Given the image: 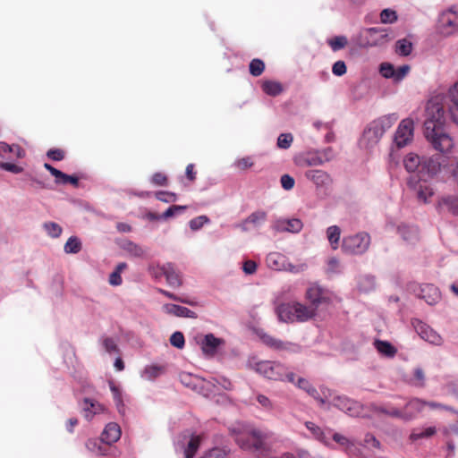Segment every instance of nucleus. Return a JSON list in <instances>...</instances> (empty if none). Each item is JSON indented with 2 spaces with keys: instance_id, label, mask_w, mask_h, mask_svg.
<instances>
[{
  "instance_id": "obj_62",
  "label": "nucleus",
  "mask_w": 458,
  "mask_h": 458,
  "mask_svg": "<svg viewBox=\"0 0 458 458\" xmlns=\"http://www.w3.org/2000/svg\"><path fill=\"white\" fill-rule=\"evenodd\" d=\"M346 71V64L344 61H337L333 64L332 72L336 76H343Z\"/></svg>"
},
{
  "instance_id": "obj_52",
  "label": "nucleus",
  "mask_w": 458,
  "mask_h": 458,
  "mask_svg": "<svg viewBox=\"0 0 458 458\" xmlns=\"http://www.w3.org/2000/svg\"><path fill=\"white\" fill-rule=\"evenodd\" d=\"M364 445L367 448H375V449H381V444L379 440L376 438V437L371 433H367L363 439Z\"/></svg>"
},
{
  "instance_id": "obj_51",
  "label": "nucleus",
  "mask_w": 458,
  "mask_h": 458,
  "mask_svg": "<svg viewBox=\"0 0 458 458\" xmlns=\"http://www.w3.org/2000/svg\"><path fill=\"white\" fill-rule=\"evenodd\" d=\"M396 20V12L392 9H384L380 13V21L382 23H393Z\"/></svg>"
},
{
  "instance_id": "obj_5",
  "label": "nucleus",
  "mask_w": 458,
  "mask_h": 458,
  "mask_svg": "<svg viewBox=\"0 0 458 458\" xmlns=\"http://www.w3.org/2000/svg\"><path fill=\"white\" fill-rule=\"evenodd\" d=\"M437 29L444 36L452 35L458 30V13L454 7L440 14Z\"/></svg>"
},
{
  "instance_id": "obj_44",
  "label": "nucleus",
  "mask_w": 458,
  "mask_h": 458,
  "mask_svg": "<svg viewBox=\"0 0 458 458\" xmlns=\"http://www.w3.org/2000/svg\"><path fill=\"white\" fill-rule=\"evenodd\" d=\"M441 204L445 205L451 213L458 215V195L443 198Z\"/></svg>"
},
{
  "instance_id": "obj_57",
  "label": "nucleus",
  "mask_w": 458,
  "mask_h": 458,
  "mask_svg": "<svg viewBox=\"0 0 458 458\" xmlns=\"http://www.w3.org/2000/svg\"><path fill=\"white\" fill-rule=\"evenodd\" d=\"M208 221L206 216H199L190 221V227L191 230H199Z\"/></svg>"
},
{
  "instance_id": "obj_37",
  "label": "nucleus",
  "mask_w": 458,
  "mask_h": 458,
  "mask_svg": "<svg viewBox=\"0 0 458 458\" xmlns=\"http://www.w3.org/2000/svg\"><path fill=\"white\" fill-rule=\"evenodd\" d=\"M398 232L403 239L407 242H412L417 239L418 232L416 228L401 225L398 227Z\"/></svg>"
},
{
  "instance_id": "obj_39",
  "label": "nucleus",
  "mask_w": 458,
  "mask_h": 458,
  "mask_svg": "<svg viewBox=\"0 0 458 458\" xmlns=\"http://www.w3.org/2000/svg\"><path fill=\"white\" fill-rule=\"evenodd\" d=\"M264 70L265 64L261 59L255 58L250 61L249 65V71L252 76H260L263 73Z\"/></svg>"
},
{
  "instance_id": "obj_12",
  "label": "nucleus",
  "mask_w": 458,
  "mask_h": 458,
  "mask_svg": "<svg viewBox=\"0 0 458 458\" xmlns=\"http://www.w3.org/2000/svg\"><path fill=\"white\" fill-rule=\"evenodd\" d=\"M306 298L310 301L312 307L318 309L321 303L328 302L325 289L317 284H311L306 291Z\"/></svg>"
},
{
  "instance_id": "obj_6",
  "label": "nucleus",
  "mask_w": 458,
  "mask_h": 458,
  "mask_svg": "<svg viewBox=\"0 0 458 458\" xmlns=\"http://www.w3.org/2000/svg\"><path fill=\"white\" fill-rule=\"evenodd\" d=\"M414 122L411 118L401 121L394 134V143L398 148L410 144L413 139Z\"/></svg>"
},
{
  "instance_id": "obj_56",
  "label": "nucleus",
  "mask_w": 458,
  "mask_h": 458,
  "mask_svg": "<svg viewBox=\"0 0 458 458\" xmlns=\"http://www.w3.org/2000/svg\"><path fill=\"white\" fill-rule=\"evenodd\" d=\"M448 98L450 100L449 106H458V81L449 89Z\"/></svg>"
},
{
  "instance_id": "obj_22",
  "label": "nucleus",
  "mask_w": 458,
  "mask_h": 458,
  "mask_svg": "<svg viewBox=\"0 0 458 458\" xmlns=\"http://www.w3.org/2000/svg\"><path fill=\"white\" fill-rule=\"evenodd\" d=\"M266 262L270 269L281 271L285 267L286 259L284 255L279 252H270L266 259Z\"/></svg>"
},
{
  "instance_id": "obj_30",
  "label": "nucleus",
  "mask_w": 458,
  "mask_h": 458,
  "mask_svg": "<svg viewBox=\"0 0 458 458\" xmlns=\"http://www.w3.org/2000/svg\"><path fill=\"white\" fill-rule=\"evenodd\" d=\"M120 247L131 256L140 258L144 255V250L140 245L129 240L123 241L120 243Z\"/></svg>"
},
{
  "instance_id": "obj_32",
  "label": "nucleus",
  "mask_w": 458,
  "mask_h": 458,
  "mask_svg": "<svg viewBox=\"0 0 458 458\" xmlns=\"http://www.w3.org/2000/svg\"><path fill=\"white\" fill-rule=\"evenodd\" d=\"M374 411L378 413L386 414L393 418L403 419V416H404L401 409L394 407L390 404L377 406L374 408Z\"/></svg>"
},
{
  "instance_id": "obj_47",
  "label": "nucleus",
  "mask_w": 458,
  "mask_h": 458,
  "mask_svg": "<svg viewBox=\"0 0 458 458\" xmlns=\"http://www.w3.org/2000/svg\"><path fill=\"white\" fill-rule=\"evenodd\" d=\"M157 292L160 293L161 294H163L164 296L171 299V300H174V301H179V302H182V303H185V304H188V305H191V306H195L196 305L195 301H193L191 300H189V299H186V298H182V297L177 296L174 293H173L171 292H168L166 290L158 288Z\"/></svg>"
},
{
  "instance_id": "obj_53",
  "label": "nucleus",
  "mask_w": 458,
  "mask_h": 458,
  "mask_svg": "<svg viewBox=\"0 0 458 458\" xmlns=\"http://www.w3.org/2000/svg\"><path fill=\"white\" fill-rule=\"evenodd\" d=\"M55 182L60 184L70 183L77 187L79 184V179L74 175H69L62 172V174L59 176V179L55 180Z\"/></svg>"
},
{
  "instance_id": "obj_63",
  "label": "nucleus",
  "mask_w": 458,
  "mask_h": 458,
  "mask_svg": "<svg viewBox=\"0 0 458 458\" xmlns=\"http://www.w3.org/2000/svg\"><path fill=\"white\" fill-rule=\"evenodd\" d=\"M380 72L385 78H394L395 75L394 66L387 63H384L380 65Z\"/></svg>"
},
{
  "instance_id": "obj_38",
  "label": "nucleus",
  "mask_w": 458,
  "mask_h": 458,
  "mask_svg": "<svg viewBox=\"0 0 458 458\" xmlns=\"http://www.w3.org/2000/svg\"><path fill=\"white\" fill-rule=\"evenodd\" d=\"M437 432V429L435 427H428L425 429H422V430H413L410 436V438L412 440V441H416V440H419L420 438H427V437H432L433 435H435Z\"/></svg>"
},
{
  "instance_id": "obj_25",
  "label": "nucleus",
  "mask_w": 458,
  "mask_h": 458,
  "mask_svg": "<svg viewBox=\"0 0 458 458\" xmlns=\"http://www.w3.org/2000/svg\"><path fill=\"white\" fill-rule=\"evenodd\" d=\"M374 346L380 354L388 358H393L397 353V349L387 341L376 340Z\"/></svg>"
},
{
  "instance_id": "obj_23",
  "label": "nucleus",
  "mask_w": 458,
  "mask_h": 458,
  "mask_svg": "<svg viewBox=\"0 0 458 458\" xmlns=\"http://www.w3.org/2000/svg\"><path fill=\"white\" fill-rule=\"evenodd\" d=\"M422 161L423 159L420 156L409 153L403 159V165L407 172L413 173L418 169L422 170Z\"/></svg>"
},
{
  "instance_id": "obj_61",
  "label": "nucleus",
  "mask_w": 458,
  "mask_h": 458,
  "mask_svg": "<svg viewBox=\"0 0 458 458\" xmlns=\"http://www.w3.org/2000/svg\"><path fill=\"white\" fill-rule=\"evenodd\" d=\"M47 156L54 161H61L64 158V151L60 148H50L47 152Z\"/></svg>"
},
{
  "instance_id": "obj_7",
  "label": "nucleus",
  "mask_w": 458,
  "mask_h": 458,
  "mask_svg": "<svg viewBox=\"0 0 458 458\" xmlns=\"http://www.w3.org/2000/svg\"><path fill=\"white\" fill-rule=\"evenodd\" d=\"M316 308L300 302L288 303V320L305 322L315 317Z\"/></svg>"
},
{
  "instance_id": "obj_45",
  "label": "nucleus",
  "mask_w": 458,
  "mask_h": 458,
  "mask_svg": "<svg viewBox=\"0 0 458 458\" xmlns=\"http://www.w3.org/2000/svg\"><path fill=\"white\" fill-rule=\"evenodd\" d=\"M44 229L50 237L57 238L61 235L63 229L55 222H47L43 225Z\"/></svg>"
},
{
  "instance_id": "obj_54",
  "label": "nucleus",
  "mask_w": 458,
  "mask_h": 458,
  "mask_svg": "<svg viewBox=\"0 0 458 458\" xmlns=\"http://www.w3.org/2000/svg\"><path fill=\"white\" fill-rule=\"evenodd\" d=\"M170 343L173 346L182 349L185 344L183 334L181 332H174L170 337Z\"/></svg>"
},
{
  "instance_id": "obj_17",
  "label": "nucleus",
  "mask_w": 458,
  "mask_h": 458,
  "mask_svg": "<svg viewBox=\"0 0 458 458\" xmlns=\"http://www.w3.org/2000/svg\"><path fill=\"white\" fill-rule=\"evenodd\" d=\"M121 428L115 422L108 423L101 435V441L112 445L117 442L121 437Z\"/></svg>"
},
{
  "instance_id": "obj_58",
  "label": "nucleus",
  "mask_w": 458,
  "mask_h": 458,
  "mask_svg": "<svg viewBox=\"0 0 458 458\" xmlns=\"http://www.w3.org/2000/svg\"><path fill=\"white\" fill-rule=\"evenodd\" d=\"M156 198L163 202H174L176 200V194L169 191H157Z\"/></svg>"
},
{
  "instance_id": "obj_20",
  "label": "nucleus",
  "mask_w": 458,
  "mask_h": 458,
  "mask_svg": "<svg viewBox=\"0 0 458 458\" xmlns=\"http://www.w3.org/2000/svg\"><path fill=\"white\" fill-rule=\"evenodd\" d=\"M83 402L86 405L83 408L84 417L89 421L93 419L94 415L103 412L105 411L104 405H102L97 401H94L89 398H85Z\"/></svg>"
},
{
  "instance_id": "obj_34",
  "label": "nucleus",
  "mask_w": 458,
  "mask_h": 458,
  "mask_svg": "<svg viewBox=\"0 0 458 458\" xmlns=\"http://www.w3.org/2000/svg\"><path fill=\"white\" fill-rule=\"evenodd\" d=\"M200 436H191L187 446L184 449L185 458H193L200 445Z\"/></svg>"
},
{
  "instance_id": "obj_35",
  "label": "nucleus",
  "mask_w": 458,
  "mask_h": 458,
  "mask_svg": "<svg viewBox=\"0 0 458 458\" xmlns=\"http://www.w3.org/2000/svg\"><path fill=\"white\" fill-rule=\"evenodd\" d=\"M441 167L439 157H429L422 161V170L426 169L430 175L436 174Z\"/></svg>"
},
{
  "instance_id": "obj_13",
  "label": "nucleus",
  "mask_w": 458,
  "mask_h": 458,
  "mask_svg": "<svg viewBox=\"0 0 458 458\" xmlns=\"http://www.w3.org/2000/svg\"><path fill=\"white\" fill-rule=\"evenodd\" d=\"M319 153L316 150H310L299 153L293 157V162L298 166H317L322 165V160L318 157Z\"/></svg>"
},
{
  "instance_id": "obj_4",
  "label": "nucleus",
  "mask_w": 458,
  "mask_h": 458,
  "mask_svg": "<svg viewBox=\"0 0 458 458\" xmlns=\"http://www.w3.org/2000/svg\"><path fill=\"white\" fill-rule=\"evenodd\" d=\"M369 244V234L367 233H359L343 239L342 250L347 254L360 255L368 250Z\"/></svg>"
},
{
  "instance_id": "obj_49",
  "label": "nucleus",
  "mask_w": 458,
  "mask_h": 458,
  "mask_svg": "<svg viewBox=\"0 0 458 458\" xmlns=\"http://www.w3.org/2000/svg\"><path fill=\"white\" fill-rule=\"evenodd\" d=\"M433 195V190L426 185V184H420L419 188L417 190V197L420 200H422L423 202H427L428 199Z\"/></svg>"
},
{
  "instance_id": "obj_43",
  "label": "nucleus",
  "mask_w": 458,
  "mask_h": 458,
  "mask_svg": "<svg viewBox=\"0 0 458 458\" xmlns=\"http://www.w3.org/2000/svg\"><path fill=\"white\" fill-rule=\"evenodd\" d=\"M335 405L340 408L341 410L352 413V406L355 404L352 401L349 400L346 397L337 396L334 398Z\"/></svg>"
},
{
  "instance_id": "obj_15",
  "label": "nucleus",
  "mask_w": 458,
  "mask_h": 458,
  "mask_svg": "<svg viewBox=\"0 0 458 458\" xmlns=\"http://www.w3.org/2000/svg\"><path fill=\"white\" fill-rule=\"evenodd\" d=\"M426 406V401L421 400L420 398H412L404 406V409L402 410L403 412V420H411L418 413L421 412Z\"/></svg>"
},
{
  "instance_id": "obj_9",
  "label": "nucleus",
  "mask_w": 458,
  "mask_h": 458,
  "mask_svg": "<svg viewBox=\"0 0 458 458\" xmlns=\"http://www.w3.org/2000/svg\"><path fill=\"white\" fill-rule=\"evenodd\" d=\"M412 326L423 340L434 345H440L442 344L443 339L440 335L421 320L414 319L412 321Z\"/></svg>"
},
{
  "instance_id": "obj_60",
  "label": "nucleus",
  "mask_w": 458,
  "mask_h": 458,
  "mask_svg": "<svg viewBox=\"0 0 458 458\" xmlns=\"http://www.w3.org/2000/svg\"><path fill=\"white\" fill-rule=\"evenodd\" d=\"M151 182L157 186H166L168 183V178L165 174L156 173L151 178Z\"/></svg>"
},
{
  "instance_id": "obj_16",
  "label": "nucleus",
  "mask_w": 458,
  "mask_h": 458,
  "mask_svg": "<svg viewBox=\"0 0 458 458\" xmlns=\"http://www.w3.org/2000/svg\"><path fill=\"white\" fill-rule=\"evenodd\" d=\"M267 219V214L264 211H256L250 214L246 219H244L242 223L238 224L236 227L240 228L242 232H247L250 230V225L252 227H258L262 223H264Z\"/></svg>"
},
{
  "instance_id": "obj_41",
  "label": "nucleus",
  "mask_w": 458,
  "mask_h": 458,
  "mask_svg": "<svg viewBox=\"0 0 458 458\" xmlns=\"http://www.w3.org/2000/svg\"><path fill=\"white\" fill-rule=\"evenodd\" d=\"M412 50V44L406 38L400 39L396 42V53L400 55H409Z\"/></svg>"
},
{
  "instance_id": "obj_3",
  "label": "nucleus",
  "mask_w": 458,
  "mask_h": 458,
  "mask_svg": "<svg viewBox=\"0 0 458 458\" xmlns=\"http://www.w3.org/2000/svg\"><path fill=\"white\" fill-rule=\"evenodd\" d=\"M395 114L381 116L368 124L359 140L360 147L366 149L374 148L386 130L397 121Z\"/></svg>"
},
{
  "instance_id": "obj_2",
  "label": "nucleus",
  "mask_w": 458,
  "mask_h": 458,
  "mask_svg": "<svg viewBox=\"0 0 458 458\" xmlns=\"http://www.w3.org/2000/svg\"><path fill=\"white\" fill-rule=\"evenodd\" d=\"M230 431L242 449L260 454L271 451L276 442L274 434L268 430L233 427Z\"/></svg>"
},
{
  "instance_id": "obj_48",
  "label": "nucleus",
  "mask_w": 458,
  "mask_h": 458,
  "mask_svg": "<svg viewBox=\"0 0 458 458\" xmlns=\"http://www.w3.org/2000/svg\"><path fill=\"white\" fill-rule=\"evenodd\" d=\"M259 336L262 342L267 346H270L275 349H282L284 346L283 342L275 339L274 337L266 333L260 334Z\"/></svg>"
},
{
  "instance_id": "obj_1",
  "label": "nucleus",
  "mask_w": 458,
  "mask_h": 458,
  "mask_svg": "<svg viewBox=\"0 0 458 458\" xmlns=\"http://www.w3.org/2000/svg\"><path fill=\"white\" fill-rule=\"evenodd\" d=\"M445 97L437 95L431 98L426 106L424 135L434 149L447 153L454 147L452 137L445 131Z\"/></svg>"
},
{
  "instance_id": "obj_40",
  "label": "nucleus",
  "mask_w": 458,
  "mask_h": 458,
  "mask_svg": "<svg viewBox=\"0 0 458 458\" xmlns=\"http://www.w3.org/2000/svg\"><path fill=\"white\" fill-rule=\"evenodd\" d=\"M327 44L335 52L344 48L348 44V40L344 36H336L328 39Z\"/></svg>"
},
{
  "instance_id": "obj_50",
  "label": "nucleus",
  "mask_w": 458,
  "mask_h": 458,
  "mask_svg": "<svg viewBox=\"0 0 458 458\" xmlns=\"http://www.w3.org/2000/svg\"><path fill=\"white\" fill-rule=\"evenodd\" d=\"M425 373L421 368H416L413 371L412 384L418 387L425 386Z\"/></svg>"
},
{
  "instance_id": "obj_59",
  "label": "nucleus",
  "mask_w": 458,
  "mask_h": 458,
  "mask_svg": "<svg viewBox=\"0 0 458 458\" xmlns=\"http://www.w3.org/2000/svg\"><path fill=\"white\" fill-rule=\"evenodd\" d=\"M180 380L184 386L194 388L196 386L194 381L197 380V377H193L191 374L183 372L180 374Z\"/></svg>"
},
{
  "instance_id": "obj_8",
  "label": "nucleus",
  "mask_w": 458,
  "mask_h": 458,
  "mask_svg": "<svg viewBox=\"0 0 458 458\" xmlns=\"http://www.w3.org/2000/svg\"><path fill=\"white\" fill-rule=\"evenodd\" d=\"M257 371L268 379L282 380L285 375L286 369L283 364L265 360L257 363Z\"/></svg>"
},
{
  "instance_id": "obj_46",
  "label": "nucleus",
  "mask_w": 458,
  "mask_h": 458,
  "mask_svg": "<svg viewBox=\"0 0 458 458\" xmlns=\"http://www.w3.org/2000/svg\"><path fill=\"white\" fill-rule=\"evenodd\" d=\"M110 390L113 394L114 400L118 408V411L120 413H122L123 411V407H124L123 398H122V393H121L119 387L116 386L113 383L110 384Z\"/></svg>"
},
{
  "instance_id": "obj_19",
  "label": "nucleus",
  "mask_w": 458,
  "mask_h": 458,
  "mask_svg": "<svg viewBox=\"0 0 458 458\" xmlns=\"http://www.w3.org/2000/svg\"><path fill=\"white\" fill-rule=\"evenodd\" d=\"M163 310L170 315H174L180 318H196L197 314L196 312L191 310L190 309L176 305V304H165L163 306Z\"/></svg>"
},
{
  "instance_id": "obj_21",
  "label": "nucleus",
  "mask_w": 458,
  "mask_h": 458,
  "mask_svg": "<svg viewBox=\"0 0 458 458\" xmlns=\"http://www.w3.org/2000/svg\"><path fill=\"white\" fill-rule=\"evenodd\" d=\"M420 297L429 304H436L440 300V293L438 289L433 284H426L421 288Z\"/></svg>"
},
{
  "instance_id": "obj_29",
  "label": "nucleus",
  "mask_w": 458,
  "mask_h": 458,
  "mask_svg": "<svg viewBox=\"0 0 458 458\" xmlns=\"http://www.w3.org/2000/svg\"><path fill=\"white\" fill-rule=\"evenodd\" d=\"M285 295L284 293H279L274 300L275 311L278 319L282 322L285 321L286 308H285Z\"/></svg>"
},
{
  "instance_id": "obj_36",
  "label": "nucleus",
  "mask_w": 458,
  "mask_h": 458,
  "mask_svg": "<svg viewBox=\"0 0 458 458\" xmlns=\"http://www.w3.org/2000/svg\"><path fill=\"white\" fill-rule=\"evenodd\" d=\"M64 249L66 253H78L81 250V242L79 238L72 236L67 240Z\"/></svg>"
},
{
  "instance_id": "obj_10",
  "label": "nucleus",
  "mask_w": 458,
  "mask_h": 458,
  "mask_svg": "<svg viewBox=\"0 0 458 458\" xmlns=\"http://www.w3.org/2000/svg\"><path fill=\"white\" fill-rule=\"evenodd\" d=\"M305 176L316 185L318 191L324 192L329 189L333 182L331 176L322 170H309Z\"/></svg>"
},
{
  "instance_id": "obj_26",
  "label": "nucleus",
  "mask_w": 458,
  "mask_h": 458,
  "mask_svg": "<svg viewBox=\"0 0 458 458\" xmlns=\"http://www.w3.org/2000/svg\"><path fill=\"white\" fill-rule=\"evenodd\" d=\"M8 153L13 154L17 158H22L25 156V151L21 146L17 144L9 145L5 142H0V155L4 157Z\"/></svg>"
},
{
  "instance_id": "obj_33",
  "label": "nucleus",
  "mask_w": 458,
  "mask_h": 458,
  "mask_svg": "<svg viewBox=\"0 0 458 458\" xmlns=\"http://www.w3.org/2000/svg\"><path fill=\"white\" fill-rule=\"evenodd\" d=\"M341 229L337 225H331L327 230V237L333 250L339 247Z\"/></svg>"
},
{
  "instance_id": "obj_42",
  "label": "nucleus",
  "mask_w": 458,
  "mask_h": 458,
  "mask_svg": "<svg viewBox=\"0 0 458 458\" xmlns=\"http://www.w3.org/2000/svg\"><path fill=\"white\" fill-rule=\"evenodd\" d=\"M332 438L338 445L344 447L345 451L348 453H350L352 448L354 446V444L352 440L340 433H334Z\"/></svg>"
},
{
  "instance_id": "obj_11",
  "label": "nucleus",
  "mask_w": 458,
  "mask_h": 458,
  "mask_svg": "<svg viewBox=\"0 0 458 458\" xmlns=\"http://www.w3.org/2000/svg\"><path fill=\"white\" fill-rule=\"evenodd\" d=\"M366 34L367 43L371 47L381 46L391 40L386 29L369 28Z\"/></svg>"
},
{
  "instance_id": "obj_14",
  "label": "nucleus",
  "mask_w": 458,
  "mask_h": 458,
  "mask_svg": "<svg viewBox=\"0 0 458 458\" xmlns=\"http://www.w3.org/2000/svg\"><path fill=\"white\" fill-rule=\"evenodd\" d=\"M162 274L165 276L167 284L174 288H178L182 285V275L176 270L173 263H166L158 268Z\"/></svg>"
},
{
  "instance_id": "obj_18",
  "label": "nucleus",
  "mask_w": 458,
  "mask_h": 458,
  "mask_svg": "<svg viewBox=\"0 0 458 458\" xmlns=\"http://www.w3.org/2000/svg\"><path fill=\"white\" fill-rule=\"evenodd\" d=\"M288 381L294 384L298 388L305 391L309 395L314 399H318V390L311 386V384L304 377H297L293 373H288Z\"/></svg>"
},
{
  "instance_id": "obj_31",
  "label": "nucleus",
  "mask_w": 458,
  "mask_h": 458,
  "mask_svg": "<svg viewBox=\"0 0 458 458\" xmlns=\"http://www.w3.org/2000/svg\"><path fill=\"white\" fill-rule=\"evenodd\" d=\"M306 428L310 430V432L313 435V437L323 443L326 445H329L330 443L328 441V438L326 437L325 432L322 430L320 427L316 425L315 423L311 421H307L305 423Z\"/></svg>"
},
{
  "instance_id": "obj_28",
  "label": "nucleus",
  "mask_w": 458,
  "mask_h": 458,
  "mask_svg": "<svg viewBox=\"0 0 458 458\" xmlns=\"http://www.w3.org/2000/svg\"><path fill=\"white\" fill-rule=\"evenodd\" d=\"M262 90L272 97L278 96L284 91V86L275 81H264L261 84Z\"/></svg>"
},
{
  "instance_id": "obj_27",
  "label": "nucleus",
  "mask_w": 458,
  "mask_h": 458,
  "mask_svg": "<svg viewBox=\"0 0 458 458\" xmlns=\"http://www.w3.org/2000/svg\"><path fill=\"white\" fill-rule=\"evenodd\" d=\"M166 366L160 364H151L147 366L143 371V377L148 380H153L162 374L165 373Z\"/></svg>"
},
{
  "instance_id": "obj_24",
  "label": "nucleus",
  "mask_w": 458,
  "mask_h": 458,
  "mask_svg": "<svg viewBox=\"0 0 458 458\" xmlns=\"http://www.w3.org/2000/svg\"><path fill=\"white\" fill-rule=\"evenodd\" d=\"M222 343L223 341L216 338L213 334H208L202 341V350L206 353L213 354Z\"/></svg>"
},
{
  "instance_id": "obj_55",
  "label": "nucleus",
  "mask_w": 458,
  "mask_h": 458,
  "mask_svg": "<svg viewBox=\"0 0 458 458\" xmlns=\"http://www.w3.org/2000/svg\"><path fill=\"white\" fill-rule=\"evenodd\" d=\"M319 153L318 157L322 160V165L326 162L331 161L335 157V152L331 147L326 148L322 150H316Z\"/></svg>"
},
{
  "instance_id": "obj_64",
  "label": "nucleus",
  "mask_w": 458,
  "mask_h": 458,
  "mask_svg": "<svg viewBox=\"0 0 458 458\" xmlns=\"http://www.w3.org/2000/svg\"><path fill=\"white\" fill-rule=\"evenodd\" d=\"M225 452L221 448H213L199 458H225Z\"/></svg>"
}]
</instances>
